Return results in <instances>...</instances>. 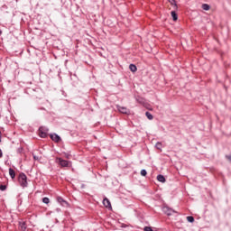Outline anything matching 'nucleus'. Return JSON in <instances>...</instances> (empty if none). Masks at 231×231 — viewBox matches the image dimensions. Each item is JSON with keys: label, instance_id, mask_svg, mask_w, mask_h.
I'll use <instances>...</instances> for the list:
<instances>
[{"label": "nucleus", "instance_id": "f257e3e1", "mask_svg": "<svg viewBox=\"0 0 231 231\" xmlns=\"http://www.w3.org/2000/svg\"><path fill=\"white\" fill-rule=\"evenodd\" d=\"M28 178L26 177V174L24 173H20L19 178H18V181L21 185V187H23L24 189V187H28Z\"/></svg>", "mask_w": 231, "mask_h": 231}, {"label": "nucleus", "instance_id": "f03ea898", "mask_svg": "<svg viewBox=\"0 0 231 231\" xmlns=\"http://www.w3.org/2000/svg\"><path fill=\"white\" fill-rule=\"evenodd\" d=\"M48 131L49 129L46 126H41L39 128V135L41 138H46V136H48Z\"/></svg>", "mask_w": 231, "mask_h": 231}, {"label": "nucleus", "instance_id": "7ed1b4c3", "mask_svg": "<svg viewBox=\"0 0 231 231\" xmlns=\"http://www.w3.org/2000/svg\"><path fill=\"white\" fill-rule=\"evenodd\" d=\"M162 212L164 214H166V216H172V214H176V210H174L167 206L162 207Z\"/></svg>", "mask_w": 231, "mask_h": 231}, {"label": "nucleus", "instance_id": "20e7f679", "mask_svg": "<svg viewBox=\"0 0 231 231\" xmlns=\"http://www.w3.org/2000/svg\"><path fill=\"white\" fill-rule=\"evenodd\" d=\"M116 107H117V110L119 111V113H122L123 115H129L131 113L129 108H127L125 106H117Z\"/></svg>", "mask_w": 231, "mask_h": 231}, {"label": "nucleus", "instance_id": "39448f33", "mask_svg": "<svg viewBox=\"0 0 231 231\" xmlns=\"http://www.w3.org/2000/svg\"><path fill=\"white\" fill-rule=\"evenodd\" d=\"M56 162L60 165V167H69V162L63 160L62 158H57Z\"/></svg>", "mask_w": 231, "mask_h": 231}, {"label": "nucleus", "instance_id": "423d86ee", "mask_svg": "<svg viewBox=\"0 0 231 231\" xmlns=\"http://www.w3.org/2000/svg\"><path fill=\"white\" fill-rule=\"evenodd\" d=\"M57 201L58 203H60V205H61V207H68V202L64 200V199H62L61 197H58Z\"/></svg>", "mask_w": 231, "mask_h": 231}, {"label": "nucleus", "instance_id": "0eeeda50", "mask_svg": "<svg viewBox=\"0 0 231 231\" xmlns=\"http://www.w3.org/2000/svg\"><path fill=\"white\" fill-rule=\"evenodd\" d=\"M103 205L104 207H106V208H111V201H109V199L107 198H105L103 199Z\"/></svg>", "mask_w": 231, "mask_h": 231}, {"label": "nucleus", "instance_id": "6e6552de", "mask_svg": "<svg viewBox=\"0 0 231 231\" xmlns=\"http://www.w3.org/2000/svg\"><path fill=\"white\" fill-rule=\"evenodd\" d=\"M51 138L53 140V142H60V136L57 134H51Z\"/></svg>", "mask_w": 231, "mask_h": 231}, {"label": "nucleus", "instance_id": "1a4fd4ad", "mask_svg": "<svg viewBox=\"0 0 231 231\" xmlns=\"http://www.w3.org/2000/svg\"><path fill=\"white\" fill-rule=\"evenodd\" d=\"M19 226L21 231H26V222L25 221H20L19 222Z\"/></svg>", "mask_w": 231, "mask_h": 231}, {"label": "nucleus", "instance_id": "9d476101", "mask_svg": "<svg viewBox=\"0 0 231 231\" xmlns=\"http://www.w3.org/2000/svg\"><path fill=\"white\" fill-rule=\"evenodd\" d=\"M157 180L161 182V183H165V177L162 174L157 176Z\"/></svg>", "mask_w": 231, "mask_h": 231}, {"label": "nucleus", "instance_id": "9b49d317", "mask_svg": "<svg viewBox=\"0 0 231 231\" xmlns=\"http://www.w3.org/2000/svg\"><path fill=\"white\" fill-rule=\"evenodd\" d=\"M9 176H11L12 180L15 178V171H14L12 168L9 169Z\"/></svg>", "mask_w": 231, "mask_h": 231}, {"label": "nucleus", "instance_id": "f8f14e48", "mask_svg": "<svg viewBox=\"0 0 231 231\" xmlns=\"http://www.w3.org/2000/svg\"><path fill=\"white\" fill-rule=\"evenodd\" d=\"M129 69H130V70H131L133 73H135V71L138 69L136 68V65H134V64H130Z\"/></svg>", "mask_w": 231, "mask_h": 231}, {"label": "nucleus", "instance_id": "ddd939ff", "mask_svg": "<svg viewBox=\"0 0 231 231\" xmlns=\"http://www.w3.org/2000/svg\"><path fill=\"white\" fill-rule=\"evenodd\" d=\"M168 1L169 3H171L172 6H174L175 10H178V5L176 4V0H168Z\"/></svg>", "mask_w": 231, "mask_h": 231}, {"label": "nucleus", "instance_id": "4468645a", "mask_svg": "<svg viewBox=\"0 0 231 231\" xmlns=\"http://www.w3.org/2000/svg\"><path fill=\"white\" fill-rule=\"evenodd\" d=\"M171 14L173 21H178V14H176V11H171Z\"/></svg>", "mask_w": 231, "mask_h": 231}, {"label": "nucleus", "instance_id": "2eb2a0df", "mask_svg": "<svg viewBox=\"0 0 231 231\" xmlns=\"http://www.w3.org/2000/svg\"><path fill=\"white\" fill-rule=\"evenodd\" d=\"M202 9H204L206 12H208V10H210V5H208V4H203Z\"/></svg>", "mask_w": 231, "mask_h": 231}, {"label": "nucleus", "instance_id": "dca6fc26", "mask_svg": "<svg viewBox=\"0 0 231 231\" xmlns=\"http://www.w3.org/2000/svg\"><path fill=\"white\" fill-rule=\"evenodd\" d=\"M145 116L148 118V120H152L153 118L152 114L150 112H146Z\"/></svg>", "mask_w": 231, "mask_h": 231}, {"label": "nucleus", "instance_id": "f3484780", "mask_svg": "<svg viewBox=\"0 0 231 231\" xmlns=\"http://www.w3.org/2000/svg\"><path fill=\"white\" fill-rule=\"evenodd\" d=\"M42 202L45 203V205H48V203H50V199L48 197H45L42 199Z\"/></svg>", "mask_w": 231, "mask_h": 231}, {"label": "nucleus", "instance_id": "a211bd4d", "mask_svg": "<svg viewBox=\"0 0 231 231\" xmlns=\"http://www.w3.org/2000/svg\"><path fill=\"white\" fill-rule=\"evenodd\" d=\"M187 221H189V223H194V217H187Z\"/></svg>", "mask_w": 231, "mask_h": 231}, {"label": "nucleus", "instance_id": "6ab92c4d", "mask_svg": "<svg viewBox=\"0 0 231 231\" xmlns=\"http://www.w3.org/2000/svg\"><path fill=\"white\" fill-rule=\"evenodd\" d=\"M141 176H147V171L142 170L141 171Z\"/></svg>", "mask_w": 231, "mask_h": 231}, {"label": "nucleus", "instance_id": "aec40b11", "mask_svg": "<svg viewBox=\"0 0 231 231\" xmlns=\"http://www.w3.org/2000/svg\"><path fill=\"white\" fill-rule=\"evenodd\" d=\"M155 147H156V149H162V143H157L156 144H155Z\"/></svg>", "mask_w": 231, "mask_h": 231}, {"label": "nucleus", "instance_id": "412c9836", "mask_svg": "<svg viewBox=\"0 0 231 231\" xmlns=\"http://www.w3.org/2000/svg\"><path fill=\"white\" fill-rule=\"evenodd\" d=\"M0 190H2V191L6 190V186L5 185H0Z\"/></svg>", "mask_w": 231, "mask_h": 231}, {"label": "nucleus", "instance_id": "4be33fe9", "mask_svg": "<svg viewBox=\"0 0 231 231\" xmlns=\"http://www.w3.org/2000/svg\"><path fill=\"white\" fill-rule=\"evenodd\" d=\"M226 158H227V160H229V162H231V155H226Z\"/></svg>", "mask_w": 231, "mask_h": 231}, {"label": "nucleus", "instance_id": "5701e85b", "mask_svg": "<svg viewBox=\"0 0 231 231\" xmlns=\"http://www.w3.org/2000/svg\"><path fill=\"white\" fill-rule=\"evenodd\" d=\"M0 158H3V151L0 149Z\"/></svg>", "mask_w": 231, "mask_h": 231}, {"label": "nucleus", "instance_id": "b1692460", "mask_svg": "<svg viewBox=\"0 0 231 231\" xmlns=\"http://www.w3.org/2000/svg\"><path fill=\"white\" fill-rule=\"evenodd\" d=\"M33 159H34V160H39V156L33 155Z\"/></svg>", "mask_w": 231, "mask_h": 231}, {"label": "nucleus", "instance_id": "393cba45", "mask_svg": "<svg viewBox=\"0 0 231 231\" xmlns=\"http://www.w3.org/2000/svg\"><path fill=\"white\" fill-rule=\"evenodd\" d=\"M65 156H66V158H67L68 160H69V156H70L69 154H66Z\"/></svg>", "mask_w": 231, "mask_h": 231}, {"label": "nucleus", "instance_id": "a878e982", "mask_svg": "<svg viewBox=\"0 0 231 231\" xmlns=\"http://www.w3.org/2000/svg\"><path fill=\"white\" fill-rule=\"evenodd\" d=\"M18 151H19V152H21V151H23V148L18 149Z\"/></svg>", "mask_w": 231, "mask_h": 231}, {"label": "nucleus", "instance_id": "bb28decb", "mask_svg": "<svg viewBox=\"0 0 231 231\" xmlns=\"http://www.w3.org/2000/svg\"><path fill=\"white\" fill-rule=\"evenodd\" d=\"M56 210H57V212H60V208H57Z\"/></svg>", "mask_w": 231, "mask_h": 231}, {"label": "nucleus", "instance_id": "cd10ccee", "mask_svg": "<svg viewBox=\"0 0 231 231\" xmlns=\"http://www.w3.org/2000/svg\"><path fill=\"white\" fill-rule=\"evenodd\" d=\"M1 33H3V31H1V29H0V35H1Z\"/></svg>", "mask_w": 231, "mask_h": 231}, {"label": "nucleus", "instance_id": "c85d7f7f", "mask_svg": "<svg viewBox=\"0 0 231 231\" xmlns=\"http://www.w3.org/2000/svg\"><path fill=\"white\" fill-rule=\"evenodd\" d=\"M0 142H1V132H0Z\"/></svg>", "mask_w": 231, "mask_h": 231}]
</instances>
